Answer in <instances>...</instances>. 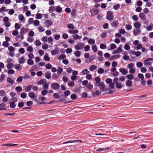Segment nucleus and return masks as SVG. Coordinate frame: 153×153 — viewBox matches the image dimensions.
Returning <instances> with one entry per match:
<instances>
[{
	"mask_svg": "<svg viewBox=\"0 0 153 153\" xmlns=\"http://www.w3.org/2000/svg\"><path fill=\"white\" fill-rule=\"evenodd\" d=\"M85 44L82 42H78L74 46V48L76 50H81L83 48Z\"/></svg>",
	"mask_w": 153,
	"mask_h": 153,
	"instance_id": "f257e3e1",
	"label": "nucleus"
},
{
	"mask_svg": "<svg viewBox=\"0 0 153 153\" xmlns=\"http://www.w3.org/2000/svg\"><path fill=\"white\" fill-rule=\"evenodd\" d=\"M114 15L113 12L110 11H108L107 13L106 19L108 20H111L113 19Z\"/></svg>",
	"mask_w": 153,
	"mask_h": 153,
	"instance_id": "f03ea898",
	"label": "nucleus"
},
{
	"mask_svg": "<svg viewBox=\"0 0 153 153\" xmlns=\"http://www.w3.org/2000/svg\"><path fill=\"white\" fill-rule=\"evenodd\" d=\"M98 86L100 87V90L102 92L106 91L105 85L103 82H101L99 83Z\"/></svg>",
	"mask_w": 153,
	"mask_h": 153,
	"instance_id": "7ed1b4c3",
	"label": "nucleus"
},
{
	"mask_svg": "<svg viewBox=\"0 0 153 153\" xmlns=\"http://www.w3.org/2000/svg\"><path fill=\"white\" fill-rule=\"evenodd\" d=\"M153 61L152 58H148L146 59L144 61L143 64L144 65L151 66V65L152 62L150 61Z\"/></svg>",
	"mask_w": 153,
	"mask_h": 153,
	"instance_id": "20e7f679",
	"label": "nucleus"
},
{
	"mask_svg": "<svg viewBox=\"0 0 153 153\" xmlns=\"http://www.w3.org/2000/svg\"><path fill=\"white\" fill-rule=\"evenodd\" d=\"M133 44L134 45L137 46L136 49L138 50L141 49L142 48V45L141 44H139L138 40H135L133 42Z\"/></svg>",
	"mask_w": 153,
	"mask_h": 153,
	"instance_id": "39448f33",
	"label": "nucleus"
},
{
	"mask_svg": "<svg viewBox=\"0 0 153 153\" xmlns=\"http://www.w3.org/2000/svg\"><path fill=\"white\" fill-rule=\"evenodd\" d=\"M51 86L53 89L56 90L59 88L60 85L57 83H53L51 84Z\"/></svg>",
	"mask_w": 153,
	"mask_h": 153,
	"instance_id": "423d86ee",
	"label": "nucleus"
},
{
	"mask_svg": "<svg viewBox=\"0 0 153 153\" xmlns=\"http://www.w3.org/2000/svg\"><path fill=\"white\" fill-rule=\"evenodd\" d=\"M44 24L45 27H48L51 26L52 25L53 23L51 20H47L44 22Z\"/></svg>",
	"mask_w": 153,
	"mask_h": 153,
	"instance_id": "0eeeda50",
	"label": "nucleus"
},
{
	"mask_svg": "<svg viewBox=\"0 0 153 153\" xmlns=\"http://www.w3.org/2000/svg\"><path fill=\"white\" fill-rule=\"evenodd\" d=\"M139 16L141 20L144 21L146 19V15L143 13H140Z\"/></svg>",
	"mask_w": 153,
	"mask_h": 153,
	"instance_id": "6e6552de",
	"label": "nucleus"
},
{
	"mask_svg": "<svg viewBox=\"0 0 153 153\" xmlns=\"http://www.w3.org/2000/svg\"><path fill=\"white\" fill-rule=\"evenodd\" d=\"M18 62L19 64H23L25 63L26 61V60L24 56L19 58L18 59Z\"/></svg>",
	"mask_w": 153,
	"mask_h": 153,
	"instance_id": "1a4fd4ad",
	"label": "nucleus"
},
{
	"mask_svg": "<svg viewBox=\"0 0 153 153\" xmlns=\"http://www.w3.org/2000/svg\"><path fill=\"white\" fill-rule=\"evenodd\" d=\"M82 141L81 140H69L68 141H67L66 142H64L62 143V144H65L66 143H75V142H79V143H82Z\"/></svg>",
	"mask_w": 153,
	"mask_h": 153,
	"instance_id": "9d476101",
	"label": "nucleus"
},
{
	"mask_svg": "<svg viewBox=\"0 0 153 153\" xmlns=\"http://www.w3.org/2000/svg\"><path fill=\"white\" fill-rule=\"evenodd\" d=\"M120 71L123 75H126L128 73V71L124 68H120Z\"/></svg>",
	"mask_w": 153,
	"mask_h": 153,
	"instance_id": "9b49d317",
	"label": "nucleus"
},
{
	"mask_svg": "<svg viewBox=\"0 0 153 153\" xmlns=\"http://www.w3.org/2000/svg\"><path fill=\"white\" fill-rule=\"evenodd\" d=\"M92 16H94L97 14L99 13V10L98 9H93L90 11Z\"/></svg>",
	"mask_w": 153,
	"mask_h": 153,
	"instance_id": "f8f14e48",
	"label": "nucleus"
},
{
	"mask_svg": "<svg viewBox=\"0 0 153 153\" xmlns=\"http://www.w3.org/2000/svg\"><path fill=\"white\" fill-rule=\"evenodd\" d=\"M47 80L45 79H41L37 82V84L39 85H43L44 84L46 83Z\"/></svg>",
	"mask_w": 153,
	"mask_h": 153,
	"instance_id": "ddd939ff",
	"label": "nucleus"
},
{
	"mask_svg": "<svg viewBox=\"0 0 153 153\" xmlns=\"http://www.w3.org/2000/svg\"><path fill=\"white\" fill-rule=\"evenodd\" d=\"M134 27L136 29H138L141 27V25L138 22H136L134 23Z\"/></svg>",
	"mask_w": 153,
	"mask_h": 153,
	"instance_id": "4468645a",
	"label": "nucleus"
},
{
	"mask_svg": "<svg viewBox=\"0 0 153 153\" xmlns=\"http://www.w3.org/2000/svg\"><path fill=\"white\" fill-rule=\"evenodd\" d=\"M120 56V55L119 54L113 55L111 56L110 58H109L108 59V60H112L115 59L119 58Z\"/></svg>",
	"mask_w": 153,
	"mask_h": 153,
	"instance_id": "2eb2a0df",
	"label": "nucleus"
},
{
	"mask_svg": "<svg viewBox=\"0 0 153 153\" xmlns=\"http://www.w3.org/2000/svg\"><path fill=\"white\" fill-rule=\"evenodd\" d=\"M28 31V29L27 28H22L21 29V34H25Z\"/></svg>",
	"mask_w": 153,
	"mask_h": 153,
	"instance_id": "dca6fc26",
	"label": "nucleus"
},
{
	"mask_svg": "<svg viewBox=\"0 0 153 153\" xmlns=\"http://www.w3.org/2000/svg\"><path fill=\"white\" fill-rule=\"evenodd\" d=\"M6 104L1 103L0 104V110H6L7 108H5Z\"/></svg>",
	"mask_w": 153,
	"mask_h": 153,
	"instance_id": "f3484780",
	"label": "nucleus"
},
{
	"mask_svg": "<svg viewBox=\"0 0 153 153\" xmlns=\"http://www.w3.org/2000/svg\"><path fill=\"white\" fill-rule=\"evenodd\" d=\"M68 32L71 34H74L77 33L79 31L76 30H68Z\"/></svg>",
	"mask_w": 153,
	"mask_h": 153,
	"instance_id": "a211bd4d",
	"label": "nucleus"
},
{
	"mask_svg": "<svg viewBox=\"0 0 153 153\" xmlns=\"http://www.w3.org/2000/svg\"><path fill=\"white\" fill-rule=\"evenodd\" d=\"M118 22L117 20L114 21L111 24V26L113 27H116L118 25Z\"/></svg>",
	"mask_w": 153,
	"mask_h": 153,
	"instance_id": "6ab92c4d",
	"label": "nucleus"
},
{
	"mask_svg": "<svg viewBox=\"0 0 153 153\" xmlns=\"http://www.w3.org/2000/svg\"><path fill=\"white\" fill-rule=\"evenodd\" d=\"M18 145V144H16L7 143L4 144L2 146H17Z\"/></svg>",
	"mask_w": 153,
	"mask_h": 153,
	"instance_id": "aec40b11",
	"label": "nucleus"
},
{
	"mask_svg": "<svg viewBox=\"0 0 153 153\" xmlns=\"http://www.w3.org/2000/svg\"><path fill=\"white\" fill-rule=\"evenodd\" d=\"M15 68L17 71H19L21 69L22 67L20 64H17L15 65Z\"/></svg>",
	"mask_w": 153,
	"mask_h": 153,
	"instance_id": "412c9836",
	"label": "nucleus"
},
{
	"mask_svg": "<svg viewBox=\"0 0 153 153\" xmlns=\"http://www.w3.org/2000/svg\"><path fill=\"white\" fill-rule=\"evenodd\" d=\"M43 15L39 13H37L36 15L35 18L39 19H41Z\"/></svg>",
	"mask_w": 153,
	"mask_h": 153,
	"instance_id": "4be33fe9",
	"label": "nucleus"
},
{
	"mask_svg": "<svg viewBox=\"0 0 153 153\" xmlns=\"http://www.w3.org/2000/svg\"><path fill=\"white\" fill-rule=\"evenodd\" d=\"M55 10L57 12L60 13L62 12V9L60 6H58L56 8Z\"/></svg>",
	"mask_w": 153,
	"mask_h": 153,
	"instance_id": "5701e85b",
	"label": "nucleus"
},
{
	"mask_svg": "<svg viewBox=\"0 0 153 153\" xmlns=\"http://www.w3.org/2000/svg\"><path fill=\"white\" fill-rule=\"evenodd\" d=\"M153 27V24L152 23H150L149 25L146 28V30L147 31H150L152 30Z\"/></svg>",
	"mask_w": 153,
	"mask_h": 153,
	"instance_id": "b1692460",
	"label": "nucleus"
},
{
	"mask_svg": "<svg viewBox=\"0 0 153 153\" xmlns=\"http://www.w3.org/2000/svg\"><path fill=\"white\" fill-rule=\"evenodd\" d=\"M140 32L141 31L140 29H137L133 30V34L134 35L136 36L137 34H139L140 33Z\"/></svg>",
	"mask_w": 153,
	"mask_h": 153,
	"instance_id": "393cba45",
	"label": "nucleus"
},
{
	"mask_svg": "<svg viewBox=\"0 0 153 153\" xmlns=\"http://www.w3.org/2000/svg\"><path fill=\"white\" fill-rule=\"evenodd\" d=\"M58 53V51L57 49L53 50L51 51V54L52 55H55Z\"/></svg>",
	"mask_w": 153,
	"mask_h": 153,
	"instance_id": "a878e982",
	"label": "nucleus"
},
{
	"mask_svg": "<svg viewBox=\"0 0 153 153\" xmlns=\"http://www.w3.org/2000/svg\"><path fill=\"white\" fill-rule=\"evenodd\" d=\"M74 54L76 56L78 57L80 56L81 53L79 51H76L75 52Z\"/></svg>",
	"mask_w": 153,
	"mask_h": 153,
	"instance_id": "bb28decb",
	"label": "nucleus"
},
{
	"mask_svg": "<svg viewBox=\"0 0 153 153\" xmlns=\"http://www.w3.org/2000/svg\"><path fill=\"white\" fill-rule=\"evenodd\" d=\"M101 91H100L99 90H98L96 91L95 92V93H93L92 94V95L93 96H95L96 95H100L101 94Z\"/></svg>",
	"mask_w": 153,
	"mask_h": 153,
	"instance_id": "cd10ccee",
	"label": "nucleus"
},
{
	"mask_svg": "<svg viewBox=\"0 0 153 153\" xmlns=\"http://www.w3.org/2000/svg\"><path fill=\"white\" fill-rule=\"evenodd\" d=\"M126 77L129 80H132L134 78L133 76L131 74H129L126 76Z\"/></svg>",
	"mask_w": 153,
	"mask_h": 153,
	"instance_id": "c85d7f7f",
	"label": "nucleus"
},
{
	"mask_svg": "<svg viewBox=\"0 0 153 153\" xmlns=\"http://www.w3.org/2000/svg\"><path fill=\"white\" fill-rule=\"evenodd\" d=\"M110 50H112L117 48L116 45L114 43H111L110 45Z\"/></svg>",
	"mask_w": 153,
	"mask_h": 153,
	"instance_id": "c756f323",
	"label": "nucleus"
},
{
	"mask_svg": "<svg viewBox=\"0 0 153 153\" xmlns=\"http://www.w3.org/2000/svg\"><path fill=\"white\" fill-rule=\"evenodd\" d=\"M48 54L47 53L45 54L44 57V59L47 61H49L50 60V58L48 56Z\"/></svg>",
	"mask_w": 153,
	"mask_h": 153,
	"instance_id": "7c9ffc66",
	"label": "nucleus"
},
{
	"mask_svg": "<svg viewBox=\"0 0 153 153\" xmlns=\"http://www.w3.org/2000/svg\"><path fill=\"white\" fill-rule=\"evenodd\" d=\"M34 71V68L33 67H32L29 70L30 72L31 73V75L32 76H34L36 75V73L33 72Z\"/></svg>",
	"mask_w": 153,
	"mask_h": 153,
	"instance_id": "2f4dec72",
	"label": "nucleus"
},
{
	"mask_svg": "<svg viewBox=\"0 0 153 153\" xmlns=\"http://www.w3.org/2000/svg\"><path fill=\"white\" fill-rule=\"evenodd\" d=\"M7 81L11 85L13 84L14 83V81L10 77H7Z\"/></svg>",
	"mask_w": 153,
	"mask_h": 153,
	"instance_id": "473e14b6",
	"label": "nucleus"
},
{
	"mask_svg": "<svg viewBox=\"0 0 153 153\" xmlns=\"http://www.w3.org/2000/svg\"><path fill=\"white\" fill-rule=\"evenodd\" d=\"M33 23L34 25L35 26L37 27L39 25L40 22L39 20H36L34 21Z\"/></svg>",
	"mask_w": 153,
	"mask_h": 153,
	"instance_id": "72a5a7b5",
	"label": "nucleus"
},
{
	"mask_svg": "<svg viewBox=\"0 0 153 153\" xmlns=\"http://www.w3.org/2000/svg\"><path fill=\"white\" fill-rule=\"evenodd\" d=\"M38 29L40 32H44L45 31L44 28L41 26H39L38 27Z\"/></svg>",
	"mask_w": 153,
	"mask_h": 153,
	"instance_id": "f704fd0d",
	"label": "nucleus"
},
{
	"mask_svg": "<svg viewBox=\"0 0 153 153\" xmlns=\"http://www.w3.org/2000/svg\"><path fill=\"white\" fill-rule=\"evenodd\" d=\"M132 84V82L130 80H128L126 83V85L128 87L131 86Z\"/></svg>",
	"mask_w": 153,
	"mask_h": 153,
	"instance_id": "c9c22d12",
	"label": "nucleus"
},
{
	"mask_svg": "<svg viewBox=\"0 0 153 153\" xmlns=\"http://www.w3.org/2000/svg\"><path fill=\"white\" fill-rule=\"evenodd\" d=\"M28 96L32 99L34 98L35 97V95L33 92H30L28 94Z\"/></svg>",
	"mask_w": 153,
	"mask_h": 153,
	"instance_id": "e433bc0d",
	"label": "nucleus"
},
{
	"mask_svg": "<svg viewBox=\"0 0 153 153\" xmlns=\"http://www.w3.org/2000/svg\"><path fill=\"white\" fill-rule=\"evenodd\" d=\"M17 100V99L16 97H13L11 99H10V102L15 103Z\"/></svg>",
	"mask_w": 153,
	"mask_h": 153,
	"instance_id": "4c0bfd02",
	"label": "nucleus"
},
{
	"mask_svg": "<svg viewBox=\"0 0 153 153\" xmlns=\"http://www.w3.org/2000/svg\"><path fill=\"white\" fill-rule=\"evenodd\" d=\"M88 42L89 44H94L95 43V41L94 39H88Z\"/></svg>",
	"mask_w": 153,
	"mask_h": 153,
	"instance_id": "58836bf2",
	"label": "nucleus"
},
{
	"mask_svg": "<svg viewBox=\"0 0 153 153\" xmlns=\"http://www.w3.org/2000/svg\"><path fill=\"white\" fill-rule=\"evenodd\" d=\"M32 85H30L27 86L25 89V91L26 92H28L30 91L32 88Z\"/></svg>",
	"mask_w": 153,
	"mask_h": 153,
	"instance_id": "ea45409f",
	"label": "nucleus"
},
{
	"mask_svg": "<svg viewBox=\"0 0 153 153\" xmlns=\"http://www.w3.org/2000/svg\"><path fill=\"white\" fill-rule=\"evenodd\" d=\"M97 67L95 65H92L89 68V70L91 71H93L94 70L96 69Z\"/></svg>",
	"mask_w": 153,
	"mask_h": 153,
	"instance_id": "a19ab883",
	"label": "nucleus"
},
{
	"mask_svg": "<svg viewBox=\"0 0 153 153\" xmlns=\"http://www.w3.org/2000/svg\"><path fill=\"white\" fill-rule=\"evenodd\" d=\"M56 8L54 6L50 7L49 9V11L50 12H52L54 11L55 10Z\"/></svg>",
	"mask_w": 153,
	"mask_h": 153,
	"instance_id": "79ce46f5",
	"label": "nucleus"
},
{
	"mask_svg": "<svg viewBox=\"0 0 153 153\" xmlns=\"http://www.w3.org/2000/svg\"><path fill=\"white\" fill-rule=\"evenodd\" d=\"M6 94V92L4 90L0 91V96L1 97L4 96Z\"/></svg>",
	"mask_w": 153,
	"mask_h": 153,
	"instance_id": "37998d69",
	"label": "nucleus"
},
{
	"mask_svg": "<svg viewBox=\"0 0 153 153\" xmlns=\"http://www.w3.org/2000/svg\"><path fill=\"white\" fill-rule=\"evenodd\" d=\"M138 77L141 80H143L144 79L143 75L142 74H138Z\"/></svg>",
	"mask_w": 153,
	"mask_h": 153,
	"instance_id": "c03bdc74",
	"label": "nucleus"
},
{
	"mask_svg": "<svg viewBox=\"0 0 153 153\" xmlns=\"http://www.w3.org/2000/svg\"><path fill=\"white\" fill-rule=\"evenodd\" d=\"M104 72V70L103 68H99L98 70V73L99 74H101L103 73Z\"/></svg>",
	"mask_w": 153,
	"mask_h": 153,
	"instance_id": "a18cd8bd",
	"label": "nucleus"
},
{
	"mask_svg": "<svg viewBox=\"0 0 153 153\" xmlns=\"http://www.w3.org/2000/svg\"><path fill=\"white\" fill-rule=\"evenodd\" d=\"M10 104V106L11 108H15L16 106V105L15 103L9 102Z\"/></svg>",
	"mask_w": 153,
	"mask_h": 153,
	"instance_id": "49530a36",
	"label": "nucleus"
},
{
	"mask_svg": "<svg viewBox=\"0 0 153 153\" xmlns=\"http://www.w3.org/2000/svg\"><path fill=\"white\" fill-rule=\"evenodd\" d=\"M45 77L48 79H50L51 77V74L47 72L45 74Z\"/></svg>",
	"mask_w": 153,
	"mask_h": 153,
	"instance_id": "de8ad7c7",
	"label": "nucleus"
},
{
	"mask_svg": "<svg viewBox=\"0 0 153 153\" xmlns=\"http://www.w3.org/2000/svg\"><path fill=\"white\" fill-rule=\"evenodd\" d=\"M124 49L126 50H128L130 49V47L127 43L125 44L124 47Z\"/></svg>",
	"mask_w": 153,
	"mask_h": 153,
	"instance_id": "09e8293b",
	"label": "nucleus"
},
{
	"mask_svg": "<svg viewBox=\"0 0 153 153\" xmlns=\"http://www.w3.org/2000/svg\"><path fill=\"white\" fill-rule=\"evenodd\" d=\"M14 65L12 63H9L7 65V68L8 69H10Z\"/></svg>",
	"mask_w": 153,
	"mask_h": 153,
	"instance_id": "8fccbe9b",
	"label": "nucleus"
},
{
	"mask_svg": "<svg viewBox=\"0 0 153 153\" xmlns=\"http://www.w3.org/2000/svg\"><path fill=\"white\" fill-rule=\"evenodd\" d=\"M27 63L29 65H33L34 63V62L30 59H29L27 61Z\"/></svg>",
	"mask_w": 153,
	"mask_h": 153,
	"instance_id": "3c124183",
	"label": "nucleus"
},
{
	"mask_svg": "<svg viewBox=\"0 0 153 153\" xmlns=\"http://www.w3.org/2000/svg\"><path fill=\"white\" fill-rule=\"evenodd\" d=\"M132 19L133 20L137 22L138 20V18L137 16L136 15H134L132 16Z\"/></svg>",
	"mask_w": 153,
	"mask_h": 153,
	"instance_id": "603ef678",
	"label": "nucleus"
},
{
	"mask_svg": "<svg viewBox=\"0 0 153 153\" xmlns=\"http://www.w3.org/2000/svg\"><path fill=\"white\" fill-rule=\"evenodd\" d=\"M120 5L119 4H117L116 5L113 6V7L115 10H117L120 8Z\"/></svg>",
	"mask_w": 153,
	"mask_h": 153,
	"instance_id": "864d4df0",
	"label": "nucleus"
},
{
	"mask_svg": "<svg viewBox=\"0 0 153 153\" xmlns=\"http://www.w3.org/2000/svg\"><path fill=\"white\" fill-rule=\"evenodd\" d=\"M7 73L9 74H14L15 72L13 70L10 69L8 70Z\"/></svg>",
	"mask_w": 153,
	"mask_h": 153,
	"instance_id": "5fc2aeb1",
	"label": "nucleus"
},
{
	"mask_svg": "<svg viewBox=\"0 0 153 153\" xmlns=\"http://www.w3.org/2000/svg\"><path fill=\"white\" fill-rule=\"evenodd\" d=\"M125 27L127 30H131L132 29V26L130 25H126L125 26Z\"/></svg>",
	"mask_w": 153,
	"mask_h": 153,
	"instance_id": "6e6d98bb",
	"label": "nucleus"
},
{
	"mask_svg": "<svg viewBox=\"0 0 153 153\" xmlns=\"http://www.w3.org/2000/svg\"><path fill=\"white\" fill-rule=\"evenodd\" d=\"M66 56L64 54H61L58 57L59 59H63L66 58Z\"/></svg>",
	"mask_w": 153,
	"mask_h": 153,
	"instance_id": "4d7b16f0",
	"label": "nucleus"
},
{
	"mask_svg": "<svg viewBox=\"0 0 153 153\" xmlns=\"http://www.w3.org/2000/svg\"><path fill=\"white\" fill-rule=\"evenodd\" d=\"M143 65V63L140 62H137L136 64V66L137 68H141Z\"/></svg>",
	"mask_w": 153,
	"mask_h": 153,
	"instance_id": "13d9d810",
	"label": "nucleus"
},
{
	"mask_svg": "<svg viewBox=\"0 0 153 153\" xmlns=\"http://www.w3.org/2000/svg\"><path fill=\"white\" fill-rule=\"evenodd\" d=\"M134 66V65L133 63H131L128 64L127 66V67L128 68L130 69L133 68Z\"/></svg>",
	"mask_w": 153,
	"mask_h": 153,
	"instance_id": "bf43d9fd",
	"label": "nucleus"
},
{
	"mask_svg": "<svg viewBox=\"0 0 153 153\" xmlns=\"http://www.w3.org/2000/svg\"><path fill=\"white\" fill-rule=\"evenodd\" d=\"M21 97L23 99H25L27 96V94L25 93H22L20 95Z\"/></svg>",
	"mask_w": 153,
	"mask_h": 153,
	"instance_id": "052dcab7",
	"label": "nucleus"
},
{
	"mask_svg": "<svg viewBox=\"0 0 153 153\" xmlns=\"http://www.w3.org/2000/svg\"><path fill=\"white\" fill-rule=\"evenodd\" d=\"M53 41V39L51 36H49L48 38V43H50L51 44H53L52 42Z\"/></svg>",
	"mask_w": 153,
	"mask_h": 153,
	"instance_id": "680f3d73",
	"label": "nucleus"
},
{
	"mask_svg": "<svg viewBox=\"0 0 153 153\" xmlns=\"http://www.w3.org/2000/svg\"><path fill=\"white\" fill-rule=\"evenodd\" d=\"M18 30H15L13 31L12 34L14 36H16L18 34Z\"/></svg>",
	"mask_w": 153,
	"mask_h": 153,
	"instance_id": "e2e57ef3",
	"label": "nucleus"
},
{
	"mask_svg": "<svg viewBox=\"0 0 153 153\" xmlns=\"http://www.w3.org/2000/svg\"><path fill=\"white\" fill-rule=\"evenodd\" d=\"M15 90L18 92H20L22 91V88L21 87L19 86L16 88Z\"/></svg>",
	"mask_w": 153,
	"mask_h": 153,
	"instance_id": "0e129e2a",
	"label": "nucleus"
},
{
	"mask_svg": "<svg viewBox=\"0 0 153 153\" xmlns=\"http://www.w3.org/2000/svg\"><path fill=\"white\" fill-rule=\"evenodd\" d=\"M95 55H92L90 56L89 58V62H90L94 60L95 58Z\"/></svg>",
	"mask_w": 153,
	"mask_h": 153,
	"instance_id": "69168bd1",
	"label": "nucleus"
},
{
	"mask_svg": "<svg viewBox=\"0 0 153 153\" xmlns=\"http://www.w3.org/2000/svg\"><path fill=\"white\" fill-rule=\"evenodd\" d=\"M82 72L83 74H88L89 72L87 69H85L82 71Z\"/></svg>",
	"mask_w": 153,
	"mask_h": 153,
	"instance_id": "338daca9",
	"label": "nucleus"
},
{
	"mask_svg": "<svg viewBox=\"0 0 153 153\" xmlns=\"http://www.w3.org/2000/svg\"><path fill=\"white\" fill-rule=\"evenodd\" d=\"M45 67L47 69H48L51 68L52 67L50 63L46 64L45 65Z\"/></svg>",
	"mask_w": 153,
	"mask_h": 153,
	"instance_id": "774afa93",
	"label": "nucleus"
}]
</instances>
